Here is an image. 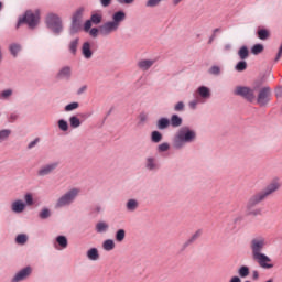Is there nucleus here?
I'll return each mask as SVG.
<instances>
[{
  "label": "nucleus",
  "mask_w": 282,
  "mask_h": 282,
  "mask_svg": "<svg viewBox=\"0 0 282 282\" xmlns=\"http://www.w3.org/2000/svg\"><path fill=\"white\" fill-rule=\"evenodd\" d=\"M85 91H87V86H82V87L77 90V94H78V96H80V94H85Z\"/></svg>",
  "instance_id": "e2e57ef3"
},
{
  "label": "nucleus",
  "mask_w": 282,
  "mask_h": 282,
  "mask_svg": "<svg viewBox=\"0 0 282 282\" xmlns=\"http://www.w3.org/2000/svg\"><path fill=\"white\" fill-rule=\"evenodd\" d=\"M208 74H210L212 76H220L221 75V66L213 65L208 69Z\"/></svg>",
  "instance_id": "79ce46f5"
},
{
  "label": "nucleus",
  "mask_w": 282,
  "mask_h": 282,
  "mask_svg": "<svg viewBox=\"0 0 282 282\" xmlns=\"http://www.w3.org/2000/svg\"><path fill=\"white\" fill-rule=\"evenodd\" d=\"M186 109V104H184V101H178L174 105V111H176L177 113L185 111Z\"/></svg>",
  "instance_id": "de8ad7c7"
},
{
  "label": "nucleus",
  "mask_w": 282,
  "mask_h": 282,
  "mask_svg": "<svg viewBox=\"0 0 282 282\" xmlns=\"http://www.w3.org/2000/svg\"><path fill=\"white\" fill-rule=\"evenodd\" d=\"M9 50H10L12 56L17 57L19 55V53L21 52V46H20V44L14 43L9 46Z\"/></svg>",
  "instance_id": "a19ab883"
},
{
  "label": "nucleus",
  "mask_w": 282,
  "mask_h": 282,
  "mask_svg": "<svg viewBox=\"0 0 282 282\" xmlns=\"http://www.w3.org/2000/svg\"><path fill=\"white\" fill-rule=\"evenodd\" d=\"M95 230L99 235H102L109 230V224H107L105 221H99L96 224Z\"/></svg>",
  "instance_id": "5701e85b"
},
{
  "label": "nucleus",
  "mask_w": 282,
  "mask_h": 282,
  "mask_svg": "<svg viewBox=\"0 0 282 282\" xmlns=\"http://www.w3.org/2000/svg\"><path fill=\"white\" fill-rule=\"evenodd\" d=\"M39 217L40 219H50V217H52V212L47 207L42 208L39 213Z\"/></svg>",
  "instance_id": "58836bf2"
},
{
  "label": "nucleus",
  "mask_w": 282,
  "mask_h": 282,
  "mask_svg": "<svg viewBox=\"0 0 282 282\" xmlns=\"http://www.w3.org/2000/svg\"><path fill=\"white\" fill-rule=\"evenodd\" d=\"M229 282H241V279L239 275H234L230 278Z\"/></svg>",
  "instance_id": "052dcab7"
},
{
  "label": "nucleus",
  "mask_w": 282,
  "mask_h": 282,
  "mask_svg": "<svg viewBox=\"0 0 282 282\" xmlns=\"http://www.w3.org/2000/svg\"><path fill=\"white\" fill-rule=\"evenodd\" d=\"M14 91L12 88L4 89L0 93V100H8L9 98H12V95Z\"/></svg>",
  "instance_id": "2f4dec72"
},
{
  "label": "nucleus",
  "mask_w": 282,
  "mask_h": 282,
  "mask_svg": "<svg viewBox=\"0 0 282 282\" xmlns=\"http://www.w3.org/2000/svg\"><path fill=\"white\" fill-rule=\"evenodd\" d=\"M252 279H253V281H258V279H259V271H257V270L252 271Z\"/></svg>",
  "instance_id": "680f3d73"
},
{
  "label": "nucleus",
  "mask_w": 282,
  "mask_h": 282,
  "mask_svg": "<svg viewBox=\"0 0 282 282\" xmlns=\"http://www.w3.org/2000/svg\"><path fill=\"white\" fill-rule=\"evenodd\" d=\"M82 56L86 61H91V58H94V43L86 41L82 44Z\"/></svg>",
  "instance_id": "4468645a"
},
{
  "label": "nucleus",
  "mask_w": 282,
  "mask_h": 282,
  "mask_svg": "<svg viewBox=\"0 0 282 282\" xmlns=\"http://www.w3.org/2000/svg\"><path fill=\"white\" fill-rule=\"evenodd\" d=\"M161 167L162 165L160 164V161L158 160V158L153 155H149L145 158L144 169L149 173H158V171H160Z\"/></svg>",
  "instance_id": "9d476101"
},
{
  "label": "nucleus",
  "mask_w": 282,
  "mask_h": 282,
  "mask_svg": "<svg viewBox=\"0 0 282 282\" xmlns=\"http://www.w3.org/2000/svg\"><path fill=\"white\" fill-rule=\"evenodd\" d=\"M67 246H69V242L67 241V237L57 236L55 238V243H54L55 250H65Z\"/></svg>",
  "instance_id": "dca6fc26"
},
{
  "label": "nucleus",
  "mask_w": 282,
  "mask_h": 282,
  "mask_svg": "<svg viewBox=\"0 0 282 282\" xmlns=\"http://www.w3.org/2000/svg\"><path fill=\"white\" fill-rule=\"evenodd\" d=\"M137 208H140V202L135 198H130L126 203V209L128 213H135Z\"/></svg>",
  "instance_id": "6ab92c4d"
},
{
  "label": "nucleus",
  "mask_w": 282,
  "mask_h": 282,
  "mask_svg": "<svg viewBox=\"0 0 282 282\" xmlns=\"http://www.w3.org/2000/svg\"><path fill=\"white\" fill-rule=\"evenodd\" d=\"M102 248L106 250V252H111L116 248V242L113 239H107L102 242Z\"/></svg>",
  "instance_id": "a878e982"
},
{
  "label": "nucleus",
  "mask_w": 282,
  "mask_h": 282,
  "mask_svg": "<svg viewBox=\"0 0 282 282\" xmlns=\"http://www.w3.org/2000/svg\"><path fill=\"white\" fill-rule=\"evenodd\" d=\"M202 237V230H197L186 242V246H191L193 241H197Z\"/></svg>",
  "instance_id": "09e8293b"
},
{
  "label": "nucleus",
  "mask_w": 282,
  "mask_h": 282,
  "mask_svg": "<svg viewBox=\"0 0 282 282\" xmlns=\"http://www.w3.org/2000/svg\"><path fill=\"white\" fill-rule=\"evenodd\" d=\"M85 12V9L79 8L75 11V13L73 14L72 21L75 23H80V21H83V14Z\"/></svg>",
  "instance_id": "bb28decb"
},
{
  "label": "nucleus",
  "mask_w": 282,
  "mask_h": 282,
  "mask_svg": "<svg viewBox=\"0 0 282 282\" xmlns=\"http://www.w3.org/2000/svg\"><path fill=\"white\" fill-rule=\"evenodd\" d=\"M117 1H118V3L129 6V4L133 3V1H135V0H117Z\"/></svg>",
  "instance_id": "13d9d810"
},
{
  "label": "nucleus",
  "mask_w": 282,
  "mask_h": 282,
  "mask_svg": "<svg viewBox=\"0 0 282 282\" xmlns=\"http://www.w3.org/2000/svg\"><path fill=\"white\" fill-rule=\"evenodd\" d=\"M261 210L259 209H254L252 212L249 213V215H260Z\"/></svg>",
  "instance_id": "69168bd1"
},
{
  "label": "nucleus",
  "mask_w": 282,
  "mask_h": 282,
  "mask_svg": "<svg viewBox=\"0 0 282 282\" xmlns=\"http://www.w3.org/2000/svg\"><path fill=\"white\" fill-rule=\"evenodd\" d=\"M78 30H80V22L72 21L70 34H76V32H78Z\"/></svg>",
  "instance_id": "8fccbe9b"
},
{
  "label": "nucleus",
  "mask_w": 282,
  "mask_h": 282,
  "mask_svg": "<svg viewBox=\"0 0 282 282\" xmlns=\"http://www.w3.org/2000/svg\"><path fill=\"white\" fill-rule=\"evenodd\" d=\"M258 96H257V102L260 107H267V105L270 102L271 98H272V89H270V87L265 86L263 88H259V90L257 91Z\"/></svg>",
  "instance_id": "1a4fd4ad"
},
{
  "label": "nucleus",
  "mask_w": 282,
  "mask_h": 282,
  "mask_svg": "<svg viewBox=\"0 0 282 282\" xmlns=\"http://www.w3.org/2000/svg\"><path fill=\"white\" fill-rule=\"evenodd\" d=\"M197 105H204L203 100L198 97H196L195 99H193L188 102V108L192 111H195V109H197Z\"/></svg>",
  "instance_id": "72a5a7b5"
},
{
  "label": "nucleus",
  "mask_w": 282,
  "mask_h": 282,
  "mask_svg": "<svg viewBox=\"0 0 282 282\" xmlns=\"http://www.w3.org/2000/svg\"><path fill=\"white\" fill-rule=\"evenodd\" d=\"M57 78H59L61 80H69V78H72V67H62L57 73Z\"/></svg>",
  "instance_id": "a211bd4d"
},
{
  "label": "nucleus",
  "mask_w": 282,
  "mask_h": 282,
  "mask_svg": "<svg viewBox=\"0 0 282 282\" xmlns=\"http://www.w3.org/2000/svg\"><path fill=\"white\" fill-rule=\"evenodd\" d=\"M69 126L72 127V129H78V127H80V124H83V122H80V119L76 116H72L69 117Z\"/></svg>",
  "instance_id": "7c9ffc66"
},
{
  "label": "nucleus",
  "mask_w": 282,
  "mask_h": 282,
  "mask_svg": "<svg viewBox=\"0 0 282 282\" xmlns=\"http://www.w3.org/2000/svg\"><path fill=\"white\" fill-rule=\"evenodd\" d=\"M90 21H91L95 25H98L99 23L102 22V14H100V13H94V14H91Z\"/></svg>",
  "instance_id": "c03bdc74"
},
{
  "label": "nucleus",
  "mask_w": 282,
  "mask_h": 282,
  "mask_svg": "<svg viewBox=\"0 0 282 282\" xmlns=\"http://www.w3.org/2000/svg\"><path fill=\"white\" fill-rule=\"evenodd\" d=\"M25 208L28 207H25V202L23 199H14L10 205L11 213L14 215H21L25 213Z\"/></svg>",
  "instance_id": "2eb2a0df"
},
{
  "label": "nucleus",
  "mask_w": 282,
  "mask_h": 282,
  "mask_svg": "<svg viewBox=\"0 0 282 282\" xmlns=\"http://www.w3.org/2000/svg\"><path fill=\"white\" fill-rule=\"evenodd\" d=\"M95 210H96L97 213H100V210H102V207L97 206V207L95 208Z\"/></svg>",
  "instance_id": "774afa93"
},
{
  "label": "nucleus",
  "mask_w": 282,
  "mask_h": 282,
  "mask_svg": "<svg viewBox=\"0 0 282 282\" xmlns=\"http://www.w3.org/2000/svg\"><path fill=\"white\" fill-rule=\"evenodd\" d=\"M124 237H127V231L124 229L117 230L115 239L118 243H122V241H124Z\"/></svg>",
  "instance_id": "473e14b6"
},
{
  "label": "nucleus",
  "mask_w": 282,
  "mask_h": 282,
  "mask_svg": "<svg viewBox=\"0 0 282 282\" xmlns=\"http://www.w3.org/2000/svg\"><path fill=\"white\" fill-rule=\"evenodd\" d=\"M275 96H276L278 98H282V87H279V88L276 89Z\"/></svg>",
  "instance_id": "0e129e2a"
},
{
  "label": "nucleus",
  "mask_w": 282,
  "mask_h": 282,
  "mask_svg": "<svg viewBox=\"0 0 282 282\" xmlns=\"http://www.w3.org/2000/svg\"><path fill=\"white\" fill-rule=\"evenodd\" d=\"M57 127H58L59 131H64V132L69 131V123H67V121L65 119H59L57 121Z\"/></svg>",
  "instance_id": "f704fd0d"
},
{
  "label": "nucleus",
  "mask_w": 282,
  "mask_h": 282,
  "mask_svg": "<svg viewBox=\"0 0 282 282\" xmlns=\"http://www.w3.org/2000/svg\"><path fill=\"white\" fill-rule=\"evenodd\" d=\"M250 55V51H248V46H241L238 51V56L241 61H246Z\"/></svg>",
  "instance_id": "c85d7f7f"
},
{
  "label": "nucleus",
  "mask_w": 282,
  "mask_h": 282,
  "mask_svg": "<svg viewBox=\"0 0 282 282\" xmlns=\"http://www.w3.org/2000/svg\"><path fill=\"white\" fill-rule=\"evenodd\" d=\"M33 269L32 267L28 265L20 269L15 274L12 276L11 282H22L28 281L30 276H32Z\"/></svg>",
  "instance_id": "9b49d317"
},
{
  "label": "nucleus",
  "mask_w": 282,
  "mask_h": 282,
  "mask_svg": "<svg viewBox=\"0 0 282 282\" xmlns=\"http://www.w3.org/2000/svg\"><path fill=\"white\" fill-rule=\"evenodd\" d=\"M86 257L89 261H98L100 259V253L98 252V248H90L86 252Z\"/></svg>",
  "instance_id": "412c9836"
},
{
  "label": "nucleus",
  "mask_w": 282,
  "mask_h": 282,
  "mask_svg": "<svg viewBox=\"0 0 282 282\" xmlns=\"http://www.w3.org/2000/svg\"><path fill=\"white\" fill-rule=\"evenodd\" d=\"M265 246H268V240L265 239V237H254L250 241L252 259L258 263L260 268H262V270H272V268H274V262H272V258L263 253V250H265Z\"/></svg>",
  "instance_id": "f257e3e1"
},
{
  "label": "nucleus",
  "mask_w": 282,
  "mask_h": 282,
  "mask_svg": "<svg viewBox=\"0 0 282 282\" xmlns=\"http://www.w3.org/2000/svg\"><path fill=\"white\" fill-rule=\"evenodd\" d=\"M80 195V188L73 187L64 193L59 198H57L55 203V208H67V206H72L76 198Z\"/></svg>",
  "instance_id": "39448f33"
},
{
  "label": "nucleus",
  "mask_w": 282,
  "mask_h": 282,
  "mask_svg": "<svg viewBox=\"0 0 282 282\" xmlns=\"http://www.w3.org/2000/svg\"><path fill=\"white\" fill-rule=\"evenodd\" d=\"M197 140V131L188 126H185L175 133L172 140V147L176 151L184 149L187 144H193Z\"/></svg>",
  "instance_id": "f03ea898"
},
{
  "label": "nucleus",
  "mask_w": 282,
  "mask_h": 282,
  "mask_svg": "<svg viewBox=\"0 0 282 282\" xmlns=\"http://www.w3.org/2000/svg\"><path fill=\"white\" fill-rule=\"evenodd\" d=\"M80 107V104L78 101L70 102L65 106L64 111H76Z\"/></svg>",
  "instance_id": "a18cd8bd"
},
{
  "label": "nucleus",
  "mask_w": 282,
  "mask_h": 282,
  "mask_svg": "<svg viewBox=\"0 0 282 282\" xmlns=\"http://www.w3.org/2000/svg\"><path fill=\"white\" fill-rule=\"evenodd\" d=\"M100 3L104 8H108V6H111V0H100Z\"/></svg>",
  "instance_id": "4d7b16f0"
},
{
  "label": "nucleus",
  "mask_w": 282,
  "mask_h": 282,
  "mask_svg": "<svg viewBox=\"0 0 282 282\" xmlns=\"http://www.w3.org/2000/svg\"><path fill=\"white\" fill-rule=\"evenodd\" d=\"M162 0H148L145 6L147 8H155V6H160Z\"/></svg>",
  "instance_id": "3c124183"
},
{
  "label": "nucleus",
  "mask_w": 282,
  "mask_h": 282,
  "mask_svg": "<svg viewBox=\"0 0 282 282\" xmlns=\"http://www.w3.org/2000/svg\"><path fill=\"white\" fill-rule=\"evenodd\" d=\"M56 169H58V162H51L42 165L37 170V177H47V175H52V172H54Z\"/></svg>",
  "instance_id": "f8f14e48"
},
{
  "label": "nucleus",
  "mask_w": 282,
  "mask_h": 282,
  "mask_svg": "<svg viewBox=\"0 0 282 282\" xmlns=\"http://www.w3.org/2000/svg\"><path fill=\"white\" fill-rule=\"evenodd\" d=\"M153 65H155V59H141L138 62L137 67L141 72H149Z\"/></svg>",
  "instance_id": "f3484780"
},
{
  "label": "nucleus",
  "mask_w": 282,
  "mask_h": 282,
  "mask_svg": "<svg viewBox=\"0 0 282 282\" xmlns=\"http://www.w3.org/2000/svg\"><path fill=\"white\" fill-rule=\"evenodd\" d=\"M91 23H94V22H91V20H87V21L84 23V30H85L86 32H88V31L91 30Z\"/></svg>",
  "instance_id": "5fc2aeb1"
},
{
  "label": "nucleus",
  "mask_w": 282,
  "mask_h": 282,
  "mask_svg": "<svg viewBox=\"0 0 282 282\" xmlns=\"http://www.w3.org/2000/svg\"><path fill=\"white\" fill-rule=\"evenodd\" d=\"M80 42V39L76 37L73 41H70L68 45V50L73 56H76V53L78 52V43Z\"/></svg>",
  "instance_id": "393cba45"
},
{
  "label": "nucleus",
  "mask_w": 282,
  "mask_h": 282,
  "mask_svg": "<svg viewBox=\"0 0 282 282\" xmlns=\"http://www.w3.org/2000/svg\"><path fill=\"white\" fill-rule=\"evenodd\" d=\"M15 243L19 246H25L28 243V235L25 234H20L15 237Z\"/></svg>",
  "instance_id": "c9c22d12"
},
{
  "label": "nucleus",
  "mask_w": 282,
  "mask_h": 282,
  "mask_svg": "<svg viewBox=\"0 0 282 282\" xmlns=\"http://www.w3.org/2000/svg\"><path fill=\"white\" fill-rule=\"evenodd\" d=\"M169 127H171V121L166 117L160 118L156 121V129H159V131H164L165 129H169Z\"/></svg>",
  "instance_id": "aec40b11"
},
{
  "label": "nucleus",
  "mask_w": 282,
  "mask_h": 282,
  "mask_svg": "<svg viewBox=\"0 0 282 282\" xmlns=\"http://www.w3.org/2000/svg\"><path fill=\"white\" fill-rule=\"evenodd\" d=\"M127 19V13L124 11H116L112 14V21H107L102 25L99 26V34L101 36H109V34H113V32H118L120 30V25Z\"/></svg>",
  "instance_id": "20e7f679"
},
{
  "label": "nucleus",
  "mask_w": 282,
  "mask_h": 282,
  "mask_svg": "<svg viewBox=\"0 0 282 282\" xmlns=\"http://www.w3.org/2000/svg\"><path fill=\"white\" fill-rule=\"evenodd\" d=\"M147 120H149V115H147V112H141L139 115V122L141 124H144V122H147Z\"/></svg>",
  "instance_id": "603ef678"
},
{
  "label": "nucleus",
  "mask_w": 282,
  "mask_h": 282,
  "mask_svg": "<svg viewBox=\"0 0 282 282\" xmlns=\"http://www.w3.org/2000/svg\"><path fill=\"white\" fill-rule=\"evenodd\" d=\"M171 150V144L169 142H163L156 147L158 153H166Z\"/></svg>",
  "instance_id": "4c0bfd02"
},
{
  "label": "nucleus",
  "mask_w": 282,
  "mask_h": 282,
  "mask_svg": "<svg viewBox=\"0 0 282 282\" xmlns=\"http://www.w3.org/2000/svg\"><path fill=\"white\" fill-rule=\"evenodd\" d=\"M261 52H263V44H254V45L251 47V53H252L254 56L261 54Z\"/></svg>",
  "instance_id": "49530a36"
},
{
  "label": "nucleus",
  "mask_w": 282,
  "mask_h": 282,
  "mask_svg": "<svg viewBox=\"0 0 282 282\" xmlns=\"http://www.w3.org/2000/svg\"><path fill=\"white\" fill-rule=\"evenodd\" d=\"M46 25L53 34H61L63 32V20L55 13H50L46 17Z\"/></svg>",
  "instance_id": "6e6552de"
},
{
  "label": "nucleus",
  "mask_w": 282,
  "mask_h": 282,
  "mask_svg": "<svg viewBox=\"0 0 282 282\" xmlns=\"http://www.w3.org/2000/svg\"><path fill=\"white\" fill-rule=\"evenodd\" d=\"M11 133H12V130H9V129L0 130V144L1 142H6V140L10 138Z\"/></svg>",
  "instance_id": "e433bc0d"
},
{
  "label": "nucleus",
  "mask_w": 282,
  "mask_h": 282,
  "mask_svg": "<svg viewBox=\"0 0 282 282\" xmlns=\"http://www.w3.org/2000/svg\"><path fill=\"white\" fill-rule=\"evenodd\" d=\"M40 142V139L36 138L35 140L31 141L29 144H28V149H34V147H36Z\"/></svg>",
  "instance_id": "6e6d98bb"
},
{
  "label": "nucleus",
  "mask_w": 282,
  "mask_h": 282,
  "mask_svg": "<svg viewBox=\"0 0 282 282\" xmlns=\"http://www.w3.org/2000/svg\"><path fill=\"white\" fill-rule=\"evenodd\" d=\"M163 135L161 134L160 131L154 130L151 132V142H153L154 144H160V142H162Z\"/></svg>",
  "instance_id": "cd10ccee"
},
{
  "label": "nucleus",
  "mask_w": 282,
  "mask_h": 282,
  "mask_svg": "<svg viewBox=\"0 0 282 282\" xmlns=\"http://www.w3.org/2000/svg\"><path fill=\"white\" fill-rule=\"evenodd\" d=\"M238 276L240 279H248V276H250V267L248 265H241L238 269Z\"/></svg>",
  "instance_id": "b1692460"
},
{
  "label": "nucleus",
  "mask_w": 282,
  "mask_h": 282,
  "mask_svg": "<svg viewBox=\"0 0 282 282\" xmlns=\"http://www.w3.org/2000/svg\"><path fill=\"white\" fill-rule=\"evenodd\" d=\"M260 89V84L253 85L251 88L246 86H237L234 90L235 96H241L246 98L249 102H254L257 100V91Z\"/></svg>",
  "instance_id": "0eeeda50"
},
{
  "label": "nucleus",
  "mask_w": 282,
  "mask_h": 282,
  "mask_svg": "<svg viewBox=\"0 0 282 282\" xmlns=\"http://www.w3.org/2000/svg\"><path fill=\"white\" fill-rule=\"evenodd\" d=\"M236 72H246L248 69V63L246 61H240L235 66Z\"/></svg>",
  "instance_id": "37998d69"
},
{
  "label": "nucleus",
  "mask_w": 282,
  "mask_h": 282,
  "mask_svg": "<svg viewBox=\"0 0 282 282\" xmlns=\"http://www.w3.org/2000/svg\"><path fill=\"white\" fill-rule=\"evenodd\" d=\"M90 36H93L94 39H96V36H98V33L100 32V30L93 28L89 31Z\"/></svg>",
  "instance_id": "864d4df0"
},
{
  "label": "nucleus",
  "mask_w": 282,
  "mask_h": 282,
  "mask_svg": "<svg viewBox=\"0 0 282 282\" xmlns=\"http://www.w3.org/2000/svg\"><path fill=\"white\" fill-rule=\"evenodd\" d=\"M215 37H216L215 34H213V35L209 37V41H208V44H209V45L213 43V41H215Z\"/></svg>",
  "instance_id": "338daca9"
},
{
  "label": "nucleus",
  "mask_w": 282,
  "mask_h": 282,
  "mask_svg": "<svg viewBox=\"0 0 282 282\" xmlns=\"http://www.w3.org/2000/svg\"><path fill=\"white\" fill-rule=\"evenodd\" d=\"M196 98L200 99L203 102H206V100H210V97L213 96V93L209 87L207 86H199L196 91Z\"/></svg>",
  "instance_id": "ddd939ff"
},
{
  "label": "nucleus",
  "mask_w": 282,
  "mask_h": 282,
  "mask_svg": "<svg viewBox=\"0 0 282 282\" xmlns=\"http://www.w3.org/2000/svg\"><path fill=\"white\" fill-rule=\"evenodd\" d=\"M184 120L178 115H172L170 119V124L174 129H177L178 127H182Z\"/></svg>",
  "instance_id": "4be33fe9"
},
{
  "label": "nucleus",
  "mask_w": 282,
  "mask_h": 282,
  "mask_svg": "<svg viewBox=\"0 0 282 282\" xmlns=\"http://www.w3.org/2000/svg\"><path fill=\"white\" fill-rule=\"evenodd\" d=\"M281 188V183L279 181H272L264 189L251 196L248 200L247 208H254V206L265 202L270 195H274L276 191Z\"/></svg>",
  "instance_id": "7ed1b4c3"
},
{
  "label": "nucleus",
  "mask_w": 282,
  "mask_h": 282,
  "mask_svg": "<svg viewBox=\"0 0 282 282\" xmlns=\"http://www.w3.org/2000/svg\"><path fill=\"white\" fill-rule=\"evenodd\" d=\"M223 50H224V52H230V50H232V44H230V43L225 44Z\"/></svg>",
  "instance_id": "bf43d9fd"
},
{
  "label": "nucleus",
  "mask_w": 282,
  "mask_h": 282,
  "mask_svg": "<svg viewBox=\"0 0 282 282\" xmlns=\"http://www.w3.org/2000/svg\"><path fill=\"white\" fill-rule=\"evenodd\" d=\"M39 21H41V11L29 10L24 13V15L22 18H19L17 28H21L22 23H26V25L31 30H34V28H36V25H39Z\"/></svg>",
  "instance_id": "423d86ee"
},
{
  "label": "nucleus",
  "mask_w": 282,
  "mask_h": 282,
  "mask_svg": "<svg viewBox=\"0 0 282 282\" xmlns=\"http://www.w3.org/2000/svg\"><path fill=\"white\" fill-rule=\"evenodd\" d=\"M258 39H260V41H268V39H270V31H268V29H259Z\"/></svg>",
  "instance_id": "c756f323"
},
{
  "label": "nucleus",
  "mask_w": 282,
  "mask_h": 282,
  "mask_svg": "<svg viewBox=\"0 0 282 282\" xmlns=\"http://www.w3.org/2000/svg\"><path fill=\"white\" fill-rule=\"evenodd\" d=\"M24 204L26 208L28 206H34V196L32 195V193H26L24 195Z\"/></svg>",
  "instance_id": "ea45409f"
}]
</instances>
